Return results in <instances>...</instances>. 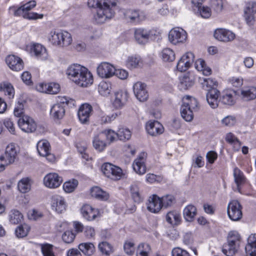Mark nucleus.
Masks as SVG:
<instances>
[{
	"label": "nucleus",
	"instance_id": "f257e3e1",
	"mask_svg": "<svg viewBox=\"0 0 256 256\" xmlns=\"http://www.w3.org/2000/svg\"><path fill=\"white\" fill-rule=\"evenodd\" d=\"M69 78L78 86L88 87L93 83V76L88 70L80 64L70 66L66 71Z\"/></svg>",
	"mask_w": 256,
	"mask_h": 256
},
{
	"label": "nucleus",
	"instance_id": "f03ea898",
	"mask_svg": "<svg viewBox=\"0 0 256 256\" xmlns=\"http://www.w3.org/2000/svg\"><path fill=\"white\" fill-rule=\"evenodd\" d=\"M108 2L109 0H88L89 7L98 8L96 14L94 16V19L98 24H103L114 16V12Z\"/></svg>",
	"mask_w": 256,
	"mask_h": 256
},
{
	"label": "nucleus",
	"instance_id": "7ed1b4c3",
	"mask_svg": "<svg viewBox=\"0 0 256 256\" xmlns=\"http://www.w3.org/2000/svg\"><path fill=\"white\" fill-rule=\"evenodd\" d=\"M240 242V236L237 232H229L226 244L222 248L223 253L227 256H234L237 252Z\"/></svg>",
	"mask_w": 256,
	"mask_h": 256
},
{
	"label": "nucleus",
	"instance_id": "20e7f679",
	"mask_svg": "<svg viewBox=\"0 0 256 256\" xmlns=\"http://www.w3.org/2000/svg\"><path fill=\"white\" fill-rule=\"evenodd\" d=\"M48 40L53 45L67 46L71 44L72 38L68 32L52 30L49 34Z\"/></svg>",
	"mask_w": 256,
	"mask_h": 256
},
{
	"label": "nucleus",
	"instance_id": "39448f33",
	"mask_svg": "<svg viewBox=\"0 0 256 256\" xmlns=\"http://www.w3.org/2000/svg\"><path fill=\"white\" fill-rule=\"evenodd\" d=\"M158 32L154 29L136 28L134 32L136 41L140 44H146L150 40H153L158 36Z\"/></svg>",
	"mask_w": 256,
	"mask_h": 256
},
{
	"label": "nucleus",
	"instance_id": "423d86ee",
	"mask_svg": "<svg viewBox=\"0 0 256 256\" xmlns=\"http://www.w3.org/2000/svg\"><path fill=\"white\" fill-rule=\"evenodd\" d=\"M17 152L14 144H11L6 147L4 154L0 156V172L4 170L6 166L14 162L17 157Z\"/></svg>",
	"mask_w": 256,
	"mask_h": 256
},
{
	"label": "nucleus",
	"instance_id": "0eeeda50",
	"mask_svg": "<svg viewBox=\"0 0 256 256\" xmlns=\"http://www.w3.org/2000/svg\"><path fill=\"white\" fill-rule=\"evenodd\" d=\"M19 128L26 133L34 132L37 128V124L32 117L24 116L18 120Z\"/></svg>",
	"mask_w": 256,
	"mask_h": 256
},
{
	"label": "nucleus",
	"instance_id": "6e6552de",
	"mask_svg": "<svg viewBox=\"0 0 256 256\" xmlns=\"http://www.w3.org/2000/svg\"><path fill=\"white\" fill-rule=\"evenodd\" d=\"M242 206L237 200H232L228 206L227 213L229 218L232 221L239 220L242 216Z\"/></svg>",
	"mask_w": 256,
	"mask_h": 256
},
{
	"label": "nucleus",
	"instance_id": "1a4fd4ad",
	"mask_svg": "<svg viewBox=\"0 0 256 256\" xmlns=\"http://www.w3.org/2000/svg\"><path fill=\"white\" fill-rule=\"evenodd\" d=\"M186 38L187 33L182 28H174L169 32V41L174 44L184 43Z\"/></svg>",
	"mask_w": 256,
	"mask_h": 256
},
{
	"label": "nucleus",
	"instance_id": "9d476101",
	"mask_svg": "<svg viewBox=\"0 0 256 256\" xmlns=\"http://www.w3.org/2000/svg\"><path fill=\"white\" fill-rule=\"evenodd\" d=\"M255 14H256V2H250L246 3L244 9V16L246 24L250 26H254L255 23Z\"/></svg>",
	"mask_w": 256,
	"mask_h": 256
},
{
	"label": "nucleus",
	"instance_id": "9b49d317",
	"mask_svg": "<svg viewBox=\"0 0 256 256\" xmlns=\"http://www.w3.org/2000/svg\"><path fill=\"white\" fill-rule=\"evenodd\" d=\"M124 15L126 20L130 22H139L146 18L144 13L140 10L128 9L124 10Z\"/></svg>",
	"mask_w": 256,
	"mask_h": 256
},
{
	"label": "nucleus",
	"instance_id": "f8f14e48",
	"mask_svg": "<svg viewBox=\"0 0 256 256\" xmlns=\"http://www.w3.org/2000/svg\"><path fill=\"white\" fill-rule=\"evenodd\" d=\"M62 178L55 172H50L44 178V185L50 188H56L60 186Z\"/></svg>",
	"mask_w": 256,
	"mask_h": 256
},
{
	"label": "nucleus",
	"instance_id": "ddd939ff",
	"mask_svg": "<svg viewBox=\"0 0 256 256\" xmlns=\"http://www.w3.org/2000/svg\"><path fill=\"white\" fill-rule=\"evenodd\" d=\"M133 90L136 97L140 102H144L148 100V92L144 83L136 82L133 86Z\"/></svg>",
	"mask_w": 256,
	"mask_h": 256
},
{
	"label": "nucleus",
	"instance_id": "4468645a",
	"mask_svg": "<svg viewBox=\"0 0 256 256\" xmlns=\"http://www.w3.org/2000/svg\"><path fill=\"white\" fill-rule=\"evenodd\" d=\"M205 0H192L193 10L194 12L200 15L202 18H208L211 16L210 9L208 6H202V2Z\"/></svg>",
	"mask_w": 256,
	"mask_h": 256
},
{
	"label": "nucleus",
	"instance_id": "2eb2a0df",
	"mask_svg": "<svg viewBox=\"0 0 256 256\" xmlns=\"http://www.w3.org/2000/svg\"><path fill=\"white\" fill-rule=\"evenodd\" d=\"M115 68L108 62H102L97 68L98 74L102 78H109L115 74Z\"/></svg>",
	"mask_w": 256,
	"mask_h": 256
},
{
	"label": "nucleus",
	"instance_id": "dca6fc26",
	"mask_svg": "<svg viewBox=\"0 0 256 256\" xmlns=\"http://www.w3.org/2000/svg\"><path fill=\"white\" fill-rule=\"evenodd\" d=\"M8 67L14 71H20L24 68V62L22 58L15 55H8L6 58Z\"/></svg>",
	"mask_w": 256,
	"mask_h": 256
},
{
	"label": "nucleus",
	"instance_id": "f3484780",
	"mask_svg": "<svg viewBox=\"0 0 256 256\" xmlns=\"http://www.w3.org/2000/svg\"><path fill=\"white\" fill-rule=\"evenodd\" d=\"M37 150L39 154L45 156L50 162L54 160V156L50 154V143L46 140L39 141L37 144Z\"/></svg>",
	"mask_w": 256,
	"mask_h": 256
},
{
	"label": "nucleus",
	"instance_id": "a211bd4d",
	"mask_svg": "<svg viewBox=\"0 0 256 256\" xmlns=\"http://www.w3.org/2000/svg\"><path fill=\"white\" fill-rule=\"evenodd\" d=\"M51 205L52 210L58 213L61 214L66 210V204L64 198L60 196H53Z\"/></svg>",
	"mask_w": 256,
	"mask_h": 256
},
{
	"label": "nucleus",
	"instance_id": "6ab92c4d",
	"mask_svg": "<svg viewBox=\"0 0 256 256\" xmlns=\"http://www.w3.org/2000/svg\"><path fill=\"white\" fill-rule=\"evenodd\" d=\"M146 154L144 153L140 154L134 160L132 168L135 172L140 175L144 174L146 171Z\"/></svg>",
	"mask_w": 256,
	"mask_h": 256
},
{
	"label": "nucleus",
	"instance_id": "aec40b11",
	"mask_svg": "<svg viewBox=\"0 0 256 256\" xmlns=\"http://www.w3.org/2000/svg\"><path fill=\"white\" fill-rule=\"evenodd\" d=\"M214 38L220 41L228 42L235 38V34L232 32L224 28H218L214 33Z\"/></svg>",
	"mask_w": 256,
	"mask_h": 256
},
{
	"label": "nucleus",
	"instance_id": "412c9836",
	"mask_svg": "<svg viewBox=\"0 0 256 256\" xmlns=\"http://www.w3.org/2000/svg\"><path fill=\"white\" fill-rule=\"evenodd\" d=\"M82 216L88 221L94 220L99 215L98 209L93 208L89 204L84 205L80 209Z\"/></svg>",
	"mask_w": 256,
	"mask_h": 256
},
{
	"label": "nucleus",
	"instance_id": "4be33fe9",
	"mask_svg": "<svg viewBox=\"0 0 256 256\" xmlns=\"http://www.w3.org/2000/svg\"><path fill=\"white\" fill-rule=\"evenodd\" d=\"M195 76L192 73H186L180 78L179 88L186 90L194 86L195 82Z\"/></svg>",
	"mask_w": 256,
	"mask_h": 256
},
{
	"label": "nucleus",
	"instance_id": "5701e85b",
	"mask_svg": "<svg viewBox=\"0 0 256 256\" xmlns=\"http://www.w3.org/2000/svg\"><path fill=\"white\" fill-rule=\"evenodd\" d=\"M92 110V106L88 104H84L80 106L78 115L80 122L82 124H86L89 121Z\"/></svg>",
	"mask_w": 256,
	"mask_h": 256
},
{
	"label": "nucleus",
	"instance_id": "b1692460",
	"mask_svg": "<svg viewBox=\"0 0 256 256\" xmlns=\"http://www.w3.org/2000/svg\"><path fill=\"white\" fill-rule=\"evenodd\" d=\"M220 92L217 88L208 89L206 94V100L212 108H216L218 106V98Z\"/></svg>",
	"mask_w": 256,
	"mask_h": 256
},
{
	"label": "nucleus",
	"instance_id": "393cba45",
	"mask_svg": "<svg viewBox=\"0 0 256 256\" xmlns=\"http://www.w3.org/2000/svg\"><path fill=\"white\" fill-rule=\"evenodd\" d=\"M114 96L113 104L116 108H121L126 104L128 98V92L126 90H119L115 93Z\"/></svg>",
	"mask_w": 256,
	"mask_h": 256
},
{
	"label": "nucleus",
	"instance_id": "a878e982",
	"mask_svg": "<svg viewBox=\"0 0 256 256\" xmlns=\"http://www.w3.org/2000/svg\"><path fill=\"white\" fill-rule=\"evenodd\" d=\"M30 53L38 58L46 60L48 56L46 48L40 44H34L31 46Z\"/></svg>",
	"mask_w": 256,
	"mask_h": 256
},
{
	"label": "nucleus",
	"instance_id": "bb28decb",
	"mask_svg": "<svg viewBox=\"0 0 256 256\" xmlns=\"http://www.w3.org/2000/svg\"><path fill=\"white\" fill-rule=\"evenodd\" d=\"M160 198L156 195L150 196L147 204V208L151 212L158 213L162 208Z\"/></svg>",
	"mask_w": 256,
	"mask_h": 256
},
{
	"label": "nucleus",
	"instance_id": "cd10ccee",
	"mask_svg": "<svg viewBox=\"0 0 256 256\" xmlns=\"http://www.w3.org/2000/svg\"><path fill=\"white\" fill-rule=\"evenodd\" d=\"M148 132L152 136H156L163 133L164 128L162 124L158 121L150 122L146 125Z\"/></svg>",
	"mask_w": 256,
	"mask_h": 256
},
{
	"label": "nucleus",
	"instance_id": "c85d7f7f",
	"mask_svg": "<svg viewBox=\"0 0 256 256\" xmlns=\"http://www.w3.org/2000/svg\"><path fill=\"white\" fill-rule=\"evenodd\" d=\"M245 250L249 256H256V234H252L248 236Z\"/></svg>",
	"mask_w": 256,
	"mask_h": 256
},
{
	"label": "nucleus",
	"instance_id": "c756f323",
	"mask_svg": "<svg viewBox=\"0 0 256 256\" xmlns=\"http://www.w3.org/2000/svg\"><path fill=\"white\" fill-rule=\"evenodd\" d=\"M50 114L54 120L62 119L65 114L64 106L60 104H56L52 107Z\"/></svg>",
	"mask_w": 256,
	"mask_h": 256
},
{
	"label": "nucleus",
	"instance_id": "7c9ffc66",
	"mask_svg": "<svg viewBox=\"0 0 256 256\" xmlns=\"http://www.w3.org/2000/svg\"><path fill=\"white\" fill-rule=\"evenodd\" d=\"M166 221L173 226L179 225L182 221L181 215L176 210H172L168 212L166 216Z\"/></svg>",
	"mask_w": 256,
	"mask_h": 256
},
{
	"label": "nucleus",
	"instance_id": "2f4dec72",
	"mask_svg": "<svg viewBox=\"0 0 256 256\" xmlns=\"http://www.w3.org/2000/svg\"><path fill=\"white\" fill-rule=\"evenodd\" d=\"M102 136L99 132L94 136L92 140L93 146L100 152H102L107 146V143Z\"/></svg>",
	"mask_w": 256,
	"mask_h": 256
},
{
	"label": "nucleus",
	"instance_id": "473e14b6",
	"mask_svg": "<svg viewBox=\"0 0 256 256\" xmlns=\"http://www.w3.org/2000/svg\"><path fill=\"white\" fill-rule=\"evenodd\" d=\"M197 214V209L195 206L189 204L186 206L183 210V216L186 221L192 222Z\"/></svg>",
	"mask_w": 256,
	"mask_h": 256
},
{
	"label": "nucleus",
	"instance_id": "72a5a7b5",
	"mask_svg": "<svg viewBox=\"0 0 256 256\" xmlns=\"http://www.w3.org/2000/svg\"><path fill=\"white\" fill-rule=\"evenodd\" d=\"M130 190L131 197L135 202L140 203L143 200L138 183L132 184L130 187Z\"/></svg>",
	"mask_w": 256,
	"mask_h": 256
},
{
	"label": "nucleus",
	"instance_id": "f704fd0d",
	"mask_svg": "<svg viewBox=\"0 0 256 256\" xmlns=\"http://www.w3.org/2000/svg\"><path fill=\"white\" fill-rule=\"evenodd\" d=\"M194 66L198 71L202 72L204 76H208L212 74L211 68L206 66L205 61L202 58H199L195 62Z\"/></svg>",
	"mask_w": 256,
	"mask_h": 256
},
{
	"label": "nucleus",
	"instance_id": "c9c22d12",
	"mask_svg": "<svg viewBox=\"0 0 256 256\" xmlns=\"http://www.w3.org/2000/svg\"><path fill=\"white\" fill-rule=\"evenodd\" d=\"M234 176L237 188L240 192V186L245 183L246 178L243 172L238 168H235L234 170Z\"/></svg>",
	"mask_w": 256,
	"mask_h": 256
},
{
	"label": "nucleus",
	"instance_id": "e433bc0d",
	"mask_svg": "<svg viewBox=\"0 0 256 256\" xmlns=\"http://www.w3.org/2000/svg\"><path fill=\"white\" fill-rule=\"evenodd\" d=\"M235 96L236 94L234 91H226L223 94L220 98V100L224 104L232 106L235 102Z\"/></svg>",
	"mask_w": 256,
	"mask_h": 256
},
{
	"label": "nucleus",
	"instance_id": "4c0bfd02",
	"mask_svg": "<svg viewBox=\"0 0 256 256\" xmlns=\"http://www.w3.org/2000/svg\"><path fill=\"white\" fill-rule=\"evenodd\" d=\"M78 249L85 255L92 256L95 252V247L92 242H84L78 245Z\"/></svg>",
	"mask_w": 256,
	"mask_h": 256
},
{
	"label": "nucleus",
	"instance_id": "58836bf2",
	"mask_svg": "<svg viewBox=\"0 0 256 256\" xmlns=\"http://www.w3.org/2000/svg\"><path fill=\"white\" fill-rule=\"evenodd\" d=\"M126 64L128 68L134 69L140 66L142 60L139 56H132L128 57Z\"/></svg>",
	"mask_w": 256,
	"mask_h": 256
},
{
	"label": "nucleus",
	"instance_id": "ea45409f",
	"mask_svg": "<svg viewBox=\"0 0 256 256\" xmlns=\"http://www.w3.org/2000/svg\"><path fill=\"white\" fill-rule=\"evenodd\" d=\"M0 91L3 92L9 98H13L14 90L13 86L8 82H4L0 84Z\"/></svg>",
	"mask_w": 256,
	"mask_h": 256
},
{
	"label": "nucleus",
	"instance_id": "a19ab883",
	"mask_svg": "<svg viewBox=\"0 0 256 256\" xmlns=\"http://www.w3.org/2000/svg\"><path fill=\"white\" fill-rule=\"evenodd\" d=\"M200 80L202 88L207 91L208 90V89L217 88L218 84L214 79L200 78Z\"/></svg>",
	"mask_w": 256,
	"mask_h": 256
},
{
	"label": "nucleus",
	"instance_id": "79ce46f5",
	"mask_svg": "<svg viewBox=\"0 0 256 256\" xmlns=\"http://www.w3.org/2000/svg\"><path fill=\"white\" fill-rule=\"evenodd\" d=\"M91 194L93 197L101 200H106L108 198V194L98 186L91 189Z\"/></svg>",
	"mask_w": 256,
	"mask_h": 256
},
{
	"label": "nucleus",
	"instance_id": "37998d69",
	"mask_svg": "<svg viewBox=\"0 0 256 256\" xmlns=\"http://www.w3.org/2000/svg\"><path fill=\"white\" fill-rule=\"evenodd\" d=\"M241 94L247 100H254L256 98V88H246L242 90Z\"/></svg>",
	"mask_w": 256,
	"mask_h": 256
},
{
	"label": "nucleus",
	"instance_id": "c03bdc74",
	"mask_svg": "<svg viewBox=\"0 0 256 256\" xmlns=\"http://www.w3.org/2000/svg\"><path fill=\"white\" fill-rule=\"evenodd\" d=\"M189 106L182 104L180 108V114L182 118L186 122H190L194 118L193 110L190 109Z\"/></svg>",
	"mask_w": 256,
	"mask_h": 256
},
{
	"label": "nucleus",
	"instance_id": "a18cd8bd",
	"mask_svg": "<svg viewBox=\"0 0 256 256\" xmlns=\"http://www.w3.org/2000/svg\"><path fill=\"white\" fill-rule=\"evenodd\" d=\"M23 218L22 214L16 210H12L9 214V220L12 224H18L21 222Z\"/></svg>",
	"mask_w": 256,
	"mask_h": 256
},
{
	"label": "nucleus",
	"instance_id": "49530a36",
	"mask_svg": "<svg viewBox=\"0 0 256 256\" xmlns=\"http://www.w3.org/2000/svg\"><path fill=\"white\" fill-rule=\"evenodd\" d=\"M150 248L148 244H141L138 247L136 256H150Z\"/></svg>",
	"mask_w": 256,
	"mask_h": 256
},
{
	"label": "nucleus",
	"instance_id": "de8ad7c7",
	"mask_svg": "<svg viewBox=\"0 0 256 256\" xmlns=\"http://www.w3.org/2000/svg\"><path fill=\"white\" fill-rule=\"evenodd\" d=\"M104 139L108 142V144L114 142L117 138V133L110 129L106 130L100 132Z\"/></svg>",
	"mask_w": 256,
	"mask_h": 256
},
{
	"label": "nucleus",
	"instance_id": "09e8293b",
	"mask_svg": "<svg viewBox=\"0 0 256 256\" xmlns=\"http://www.w3.org/2000/svg\"><path fill=\"white\" fill-rule=\"evenodd\" d=\"M161 56L164 61L172 62L175 59V54L170 48H164L161 52Z\"/></svg>",
	"mask_w": 256,
	"mask_h": 256
},
{
	"label": "nucleus",
	"instance_id": "8fccbe9b",
	"mask_svg": "<svg viewBox=\"0 0 256 256\" xmlns=\"http://www.w3.org/2000/svg\"><path fill=\"white\" fill-rule=\"evenodd\" d=\"M18 188L20 192L22 193H26L30 189V180L28 178H23L19 181Z\"/></svg>",
	"mask_w": 256,
	"mask_h": 256
},
{
	"label": "nucleus",
	"instance_id": "3c124183",
	"mask_svg": "<svg viewBox=\"0 0 256 256\" xmlns=\"http://www.w3.org/2000/svg\"><path fill=\"white\" fill-rule=\"evenodd\" d=\"M30 227L26 224L19 226L15 230V234L18 238H22L27 236Z\"/></svg>",
	"mask_w": 256,
	"mask_h": 256
},
{
	"label": "nucleus",
	"instance_id": "603ef678",
	"mask_svg": "<svg viewBox=\"0 0 256 256\" xmlns=\"http://www.w3.org/2000/svg\"><path fill=\"white\" fill-rule=\"evenodd\" d=\"M162 206L167 208L171 206L176 202V198L174 196L167 194L160 198Z\"/></svg>",
	"mask_w": 256,
	"mask_h": 256
},
{
	"label": "nucleus",
	"instance_id": "864d4df0",
	"mask_svg": "<svg viewBox=\"0 0 256 256\" xmlns=\"http://www.w3.org/2000/svg\"><path fill=\"white\" fill-rule=\"evenodd\" d=\"M78 184V181L76 179H72L67 181L64 184V190L67 193L72 192L77 187Z\"/></svg>",
	"mask_w": 256,
	"mask_h": 256
},
{
	"label": "nucleus",
	"instance_id": "5fc2aeb1",
	"mask_svg": "<svg viewBox=\"0 0 256 256\" xmlns=\"http://www.w3.org/2000/svg\"><path fill=\"white\" fill-rule=\"evenodd\" d=\"M98 249L104 254L109 256L113 252L112 246L106 242H102L99 244Z\"/></svg>",
	"mask_w": 256,
	"mask_h": 256
},
{
	"label": "nucleus",
	"instance_id": "6e6d98bb",
	"mask_svg": "<svg viewBox=\"0 0 256 256\" xmlns=\"http://www.w3.org/2000/svg\"><path fill=\"white\" fill-rule=\"evenodd\" d=\"M117 138L122 141L128 140L131 137V132L127 128H120L118 130Z\"/></svg>",
	"mask_w": 256,
	"mask_h": 256
},
{
	"label": "nucleus",
	"instance_id": "4d7b16f0",
	"mask_svg": "<svg viewBox=\"0 0 256 256\" xmlns=\"http://www.w3.org/2000/svg\"><path fill=\"white\" fill-rule=\"evenodd\" d=\"M98 88L100 94L104 96L109 94L112 89L110 84L104 82L100 84Z\"/></svg>",
	"mask_w": 256,
	"mask_h": 256
},
{
	"label": "nucleus",
	"instance_id": "13d9d810",
	"mask_svg": "<svg viewBox=\"0 0 256 256\" xmlns=\"http://www.w3.org/2000/svg\"><path fill=\"white\" fill-rule=\"evenodd\" d=\"M134 244L131 240H126L124 244V252L128 255L132 256L135 252Z\"/></svg>",
	"mask_w": 256,
	"mask_h": 256
},
{
	"label": "nucleus",
	"instance_id": "bf43d9fd",
	"mask_svg": "<svg viewBox=\"0 0 256 256\" xmlns=\"http://www.w3.org/2000/svg\"><path fill=\"white\" fill-rule=\"evenodd\" d=\"M122 174V170L120 168L114 165L110 172V175L108 178L114 180H118L120 178Z\"/></svg>",
	"mask_w": 256,
	"mask_h": 256
},
{
	"label": "nucleus",
	"instance_id": "052dcab7",
	"mask_svg": "<svg viewBox=\"0 0 256 256\" xmlns=\"http://www.w3.org/2000/svg\"><path fill=\"white\" fill-rule=\"evenodd\" d=\"M184 100V101L182 104L184 106H189L188 107H190V109L192 110L197 108L198 103L196 98L190 97L189 96H186Z\"/></svg>",
	"mask_w": 256,
	"mask_h": 256
},
{
	"label": "nucleus",
	"instance_id": "680f3d73",
	"mask_svg": "<svg viewBox=\"0 0 256 256\" xmlns=\"http://www.w3.org/2000/svg\"><path fill=\"white\" fill-rule=\"evenodd\" d=\"M41 249L44 256H55L52 245L48 244H42Z\"/></svg>",
	"mask_w": 256,
	"mask_h": 256
},
{
	"label": "nucleus",
	"instance_id": "e2e57ef3",
	"mask_svg": "<svg viewBox=\"0 0 256 256\" xmlns=\"http://www.w3.org/2000/svg\"><path fill=\"white\" fill-rule=\"evenodd\" d=\"M56 104H60L64 106V108H65L66 106H74V100L66 96H58Z\"/></svg>",
	"mask_w": 256,
	"mask_h": 256
},
{
	"label": "nucleus",
	"instance_id": "0e129e2a",
	"mask_svg": "<svg viewBox=\"0 0 256 256\" xmlns=\"http://www.w3.org/2000/svg\"><path fill=\"white\" fill-rule=\"evenodd\" d=\"M211 6L216 12H220L223 8L222 0H211Z\"/></svg>",
	"mask_w": 256,
	"mask_h": 256
},
{
	"label": "nucleus",
	"instance_id": "69168bd1",
	"mask_svg": "<svg viewBox=\"0 0 256 256\" xmlns=\"http://www.w3.org/2000/svg\"><path fill=\"white\" fill-rule=\"evenodd\" d=\"M176 68L180 72L186 71L190 66V62H186L183 60V56H182L180 59L178 60Z\"/></svg>",
	"mask_w": 256,
	"mask_h": 256
},
{
	"label": "nucleus",
	"instance_id": "338daca9",
	"mask_svg": "<svg viewBox=\"0 0 256 256\" xmlns=\"http://www.w3.org/2000/svg\"><path fill=\"white\" fill-rule=\"evenodd\" d=\"M75 238V234L72 231H66L62 236L63 241L67 244L72 242Z\"/></svg>",
	"mask_w": 256,
	"mask_h": 256
},
{
	"label": "nucleus",
	"instance_id": "774afa93",
	"mask_svg": "<svg viewBox=\"0 0 256 256\" xmlns=\"http://www.w3.org/2000/svg\"><path fill=\"white\" fill-rule=\"evenodd\" d=\"M172 256H190V254L186 250L180 248H175L172 252Z\"/></svg>",
	"mask_w": 256,
	"mask_h": 256
}]
</instances>
